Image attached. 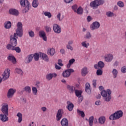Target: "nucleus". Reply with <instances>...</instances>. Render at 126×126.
<instances>
[{"label":"nucleus","mask_w":126,"mask_h":126,"mask_svg":"<svg viewBox=\"0 0 126 126\" xmlns=\"http://www.w3.org/2000/svg\"><path fill=\"white\" fill-rule=\"evenodd\" d=\"M61 13H59L57 15V17L59 21H62V20L61 19Z\"/></svg>","instance_id":"nucleus-58"},{"label":"nucleus","mask_w":126,"mask_h":126,"mask_svg":"<svg viewBox=\"0 0 126 126\" xmlns=\"http://www.w3.org/2000/svg\"><path fill=\"white\" fill-rule=\"evenodd\" d=\"M106 15L108 16V17H112V16H114V13L112 12H107L106 13Z\"/></svg>","instance_id":"nucleus-49"},{"label":"nucleus","mask_w":126,"mask_h":126,"mask_svg":"<svg viewBox=\"0 0 126 126\" xmlns=\"http://www.w3.org/2000/svg\"><path fill=\"white\" fill-rule=\"evenodd\" d=\"M63 110L62 109L58 110L57 114L56 115L57 121H61V119L63 117Z\"/></svg>","instance_id":"nucleus-12"},{"label":"nucleus","mask_w":126,"mask_h":126,"mask_svg":"<svg viewBox=\"0 0 126 126\" xmlns=\"http://www.w3.org/2000/svg\"><path fill=\"white\" fill-rule=\"evenodd\" d=\"M75 62V60L74 59H72L69 61V63L67 65V68H69L70 66H71V64H73V63Z\"/></svg>","instance_id":"nucleus-33"},{"label":"nucleus","mask_w":126,"mask_h":126,"mask_svg":"<svg viewBox=\"0 0 126 126\" xmlns=\"http://www.w3.org/2000/svg\"><path fill=\"white\" fill-rule=\"evenodd\" d=\"M82 46L83 47V48H86V49L88 48V47H89V42H87V41H84L82 42L81 43Z\"/></svg>","instance_id":"nucleus-27"},{"label":"nucleus","mask_w":126,"mask_h":126,"mask_svg":"<svg viewBox=\"0 0 126 126\" xmlns=\"http://www.w3.org/2000/svg\"><path fill=\"white\" fill-rule=\"evenodd\" d=\"M6 48L7 49V50H11V51H13L14 46L12 45L11 44H8L6 45Z\"/></svg>","instance_id":"nucleus-41"},{"label":"nucleus","mask_w":126,"mask_h":126,"mask_svg":"<svg viewBox=\"0 0 126 126\" xmlns=\"http://www.w3.org/2000/svg\"><path fill=\"white\" fill-rule=\"evenodd\" d=\"M32 91L33 95H37V92H38V90H37V88L35 87H32Z\"/></svg>","instance_id":"nucleus-47"},{"label":"nucleus","mask_w":126,"mask_h":126,"mask_svg":"<svg viewBox=\"0 0 126 126\" xmlns=\"http://www.w3.org/2000/svg\"><path fill=\"white\" fill-rule=\"evenodd\" d=\"M117 4L120 7H124L125 6L124 3L121 1L118 2Z\"/></svg>","instance_id":"nucleus-51"},{"label":"nucleus","mask_w":126,"mask_h":126,"mask_svg":"<svg viewBox=\"0 0 126 126\" xmlns=\"http://www.w3.org/2000/svg\"><path fill=\"white\" fill-rule=\"evenodd\" d=\"M28 33L30 37H31V38H34V37H35V33L34 32H33V31L31 30L29 31Z\"/></svg>","instance_id":"nucleus-36"},{"label":"nucleus","mask_w":126,"mask_h":126,"mask_svg":"<svg viewBox=\"0 0 126 126\" xmlns=\"http://www.w3.org/2000/svg\"><path fill=\"white\" fill-rule=\"evenodd\" d=\"M104 60L105 62H107V63H111V62L113 61V55L110 54L105 55L104 56Z\"/></svg>","instance_id":"nucleus-16"},{"label":"nucleus","mask_w":126,"mask_h":126,"mask_svg":"<svg viewBox=\"0 0 126 126\" xmlns=\"http://www.w3.org/2000/svg\"><path fill=\"white\" fill-rule=\"evenodd\" d=\"M62 63H63V61L62 60V59L58 60V64L60 65V66H63V64Z\"/></svg>","instance_id":"nucleus-53"},{"label":"nucleus","mask_w":126,"mask_h":126,"mask_svg":"<svg viewBox=\"0 0 126 126\" xmlns=\"http://www.w3.org/2000/svg\"><path fill=\"white\" fill-rule=\"evenodd\" d=\"M99 28H100V23H99V22H94L90 26V29L92 30V31L97 30V29H99Z\"/></svg>","instance_id":"nucleus-8"},{"label":"nucleus","mask_w":126,"mask_h":126,"mask_svg":"<svg viewBox=\"0 0 126 126\" xmlns=\"http://www.w3.org/2000/svg\"><path fill=\"white\" fill-rule=\"evenodd\" d=\"M20 4L21 6L23 7H25L23 9V12L26 13V12H28L29 11L30 7L31 6L30 3L28 0H21Z\"/></svg>","instance_id":"nucleus-4"},{"label":"nucleus","mask_w":126,"mask_h":126,"mask_svg":"<svg viewBox=\"0 0 126 126\" xmlns=\"http://www.w3.org/2000/svg\"><path fill=\"white\" fill-rule=\"evenodd\" d=\"M17 117H18V123H20L21 122H22V114L21 113L19 112L17 114Z\"/></svg>","instance_id":"nucleus-31"},{"label":"nucleus","mask_w":126,"mask_h":126,"mask_svg":"<svg viewBox=\"0 0 126 126\" xmlns=\"http://www.w3.org/2000/svg\"><path fill=\"white\" fill-rule=\"evenodd\" d=\"M10 75V69H6L2 74L3 80H7L9 78Z\"/></svg>","instance_id":"nucleus-6"},{"label":"nucleus","mask_w":126,"mask_h":126,"mask_svg":"<svg viewBox=\"0 0 126 126\" xmlns=\"http://www.w3.org/2000/svg\"><path fill=\"white\" fill-rule=\"evenodd\" d=\"M9 13L11 15H15V16H17V15L19 14L18 10L15 9H10L9 10Z\"/></svg>","instance_id":"nucleus-19"},{"label":"nucleus","mask_w":126,"mask_h":126,"mask_svg":"<svg viewBox=\"0 0 126 126\" xmlns=\"http://www.w3.org/2000/svg\"><path fill=\"white\" fill-rule=\"evenodd\" d=\"M15 92H16V90H15V89H9L7 94V98H12Z\"/></svg>","instance_id":"nucleus-10"},{"label":"nucleus","mask_w":126,"mask_h":126,"mask_svg":"<svg viewBox=\"0 0 126 126\" xmlns=\"http://www.w3.org/2000/svg\"><path fill=\"white\" fill-rule=\"evenodd\" d=\"M55 68L56 69H61V66H59L58 64H55Z\"/></svg>","instance_id":"nucleus-61"},{"label":"nucleus","mask_w":126,"mask_h":126,"mask_svg":"<svg viewBox=\"0 0 126 126\" xmlns=\"http://www.w3.org/2000/svg\"><path fill=\"white\" fill-rule=\"evenodd\" d=\"M41 85V83L39 81H37L36 83V86L37 88H40V86Z\"/></svg>","instance_id":"nucleus-59"},{"label":"nucleus","mask_w":126,"mask_h":126,"mask_svg":"<svg viewBox=\"0 0 126 126\" xmlns=\"http://www.w3.org/2000/svg\"><path fill=\"white\" fill-rule=\"evenodd\" d=\"M112 74L113 75L114 78H117V75H118V70L116 69H113L112 70Z\"/></svg>","instance_id":"nucleus-40"},{"label":"nucleus","mask_w":126,"mask_h":126,"mask_svg":"<svg viewBox=\"0 0 126 126\" xmlns=\"http://www.w3.org/2000/svg\"><path fill=\"white\" fill-rule=\"evenodd\" d=\"M104 66H105V63L102 61L98 62L97 64H95L94 65V67L95 69H98V68L102 69Z\"/></svg>","instance_id":"nucleus-13"},{"label":"nucleus","mask_w":126,"mask_h":126,"mask_svg":"<svg viewBox=\"0 0 126 126\" xmlns=\"http://www.w3.org/2000/svg\"><path fill=\"white\" fill-rule=\"evenodd\" d=\"M8 60L9 61H10L11 62H12V63H16V59H15V58H14L12 56H8Z\"/></svg>","instance_id":"nucleus-30"},{"label":"nucleus","mask_w":126,"mask_h":126,"mask_svg":"<svg viewBox=\"0 0 126 126\" xmlns=\"http://www.w3.org/2000/svg\"><path fill=\"white\" fill-rule=\"evenodd\" d=\"M44 15L45 16H47L48 18H51V17H52V14L50 12H45Z\"/></svg>","instance_id":"nucleus-48"},{"label":"nucleus","mask_w":126,"mask_h":126,"mask_svg":"<svg viewBox=\"0 0 126 126\" xmlns=\"http://www.w3.org/2000/svg\"><path fill=\"white\" fill-rule=\"evenodd\" d=\"M66 48L67 50H70V51H73V47L69 44H67L66 45Z\"/></svg>","instance_id":"nucleus-50"},{"label":"nucleus","mask_w":126,"mask_h":126,"mask_svg":"<svg viewBox=\"0 0 126 126\" xmlns=\"http://www.w3.org/2000/svg\"><path fill=\"white\" fill-rule=\"evenodd\" d=\"M40 56H41L43 61H45V62H49V57L47 55L44 53H41Z\"/></svg>","instance_id":"nucleus-26"},{"label":"nucleus","mask_w":126,"mask_h":126,"mask_svg":"<svg viewBox=\"0 0 126 126\" xmlns=\"http://www.w3.org/2000/svg\"><path fill=\"white\" fill-rule=\"evenodd\" d=\"M41 110L43 112H46V111H47V108L46 107H42L41 108Z\"/></svg>","instance_id":"nucleus-62"},{"label":"nucleus","mask_w":126,"mask_h":126,"mask_svg":"<svg viewBox=\"0 0 126 126\" xmlns=\"http://www.w3.org/2000/svg\"><path fill=\"white\" fill-rule=\"evenodd\" d=\"M66 88L68 90L70 93H73V92L75 91V87L73 86L67 85L66 86Z\"/></svg>","instance_id":"nucleus-21"},{"label":"nucleus","mask_w":126,"mask_h":126,"mask_svg":"<svg viewBox=\"0 0 126 126\" xmlns=\"http://www.w3.org/2000/svg\"><path fill=\"white\" fill-rule=\"evenodd\" d=\"M8 116V114H0V120H1L2 123H5V122H7L8 121V117H7Z\"/></svg>","instance_id":"nucleus-14"},{"label":"nucleus","mask_w":126,"mask_h":126,"mask_svg":"<svg viewBox=\"0 0 126 126\" xmlns=\"http://www.w3.org/2000/svg\"><path fill=\"white\" fill-rule=\"evenodd\" d=\"M76 12L77 14H82L83 13V9L81 7H79Z\"/></svg>","instance_id":"nucleus-35"},{"label":"nucleus","mask_w":126,"mask_h":126,"mask_svg":"<svg viewBox=\"0 0 126 126\" xmlns=\"http://www.w3.org/2000/svg\"><path fill=\"white\" fill-rule=\"evenodd\" d=\"M97 75H102L103 74V71L101 69H98L96 71Z\"/></svg>","instance_id":"nucleus-52"},{"label":"nucleus","mask_w":126,"mask_h":126,"mask_svg":"<svg viewBox=\"0 0 126 126\" xmlns=\"http://www.w3.org/2000/svg\"><path fill=\"white\" fill-rule=\"evenodd\" d=\"M58 76V74L56 73H48L46 75V78L47 80H48V81H50V80H52L53 79V78H56Z\"/></svg>","instance_id":"nucleus-11"},{"label":"nucleus","mask_w":126,"mask_h":126,"mask_svg":"<svg viewBox=\"0 0 126 126\" xmlns=\"http://www.w3.org/2000/svg\"><path fill=\"white\" fill-rule=\"evenodd\" d=\"M85 91H86L88 94H90V93H91V90L90 89V84H89V83H86L85 85Z\"/></svg>","instance_id":"nucleus-22"},{"label":"nucleus","mask_w":126,"mask_h":126,"mask_svg":"<svg viewBox=\"0 0 126 126\" xmlns=\"http://www.w3.org/2000/svg\"><path fill=\"white\" fill-rule=\"evenodd\" d=\"M53 29L54 32H55L56 34H60L62 32V28H61V26L57 24L53 25Z\"/></svg>","instance_id":"nucleus-7"},{"label":"nucleus","mask_w":126,"mask_h":126,"mask_svg":"<svg viewBox=\"0 0 126 126\" xmlns=\"http://www.w3.org/2000/svg\"><path fill=\"white\" fill-rule=\"evenodd\" d=\"M33 58L34 59V60L37 62V61L39 60V54L38 53H35L33 55Z\"/></svg>","instance_id":"nucleus-45"},{"label":"nucleus","mask_w":126,"mask_h":126,"mask_svg":"<svg viewBox=\"0 0 126 126\" xmlns=\"http://www.w3.org/2000/svg\"><path fill=\"white\" fill-rule=\"evenodd\" d=\"M88 73V71H87V67H85L82 69V76H86V74Z\"/></svg>","instance_id":"nucleus-28"},{"label":"nucleus","mask_w":126,"mask_h":126,"mask_svg":"<svg viewBox=\"0 0 126 126\" xmlns=\"http://www.w3.org/2000/svg\"><path fill=\"white\" fill-rule=\"evenodd\" d=\"M46 33H50L52 31V28L49 26H46L44 27Z\"/></svg>","instance_id":"nucleus-37"},{"label":"nucleus","mask_w":126,"mask_h":126,"mask_svg":"<svg viewBox=\"0 0 126 126\" xmlns=\"http://www.w3.org/2000/svg\"><path fill=\"white\" fill-rule=\"evenodd\" d=\"M77 112L79 115H80L82 118H84L85 117V114H84V112L80 111L79 109H77Z\"/></svg>","instance_id":"nucleus-38"},{"label":"nucleus","mask_w":126,"mask_h":126,"mask_svg":"<svg viewBox=\"0 0 126 126\" xmlns=\"http://www.w3.org/2000/svg\"><path fill=\"white\" fill-rule=\"evenodd\" d=\"M33 60V54L29 55L25 59V63H30Z\"/></svg>","instance_id":"nucleus-17"},{"label":"nucleus","mask_w":126,"mask_h":126,"mask_svg":"<svg viewBox=\"0 0 126 126\" xmlns=\"http://www.w3.org/2000/svg\"><path fill=\"white\" fill-rule=\"evenodd\" d=\"M75 93L76 96L77 97H79V96H81V94L82 93V92H81V91L75 90Z\"/></svg>","instance_id":"nucleus-43"},{"label":"nucleus","mask_w":126,"mask_h":126,"mask_svg":"<svg viewBox=\"0 0 126 126\" xmlns=\"http://www.w3.org/2000/svg\"><path fill=\"white\" fill-rule=\"evenodd\" d=\"M62 126H68V120L66 118H63L61 122Z\"/></svg>","instance_id":"nucleus-20"},{"label":"nucleus","mask_w":126,"mask_h":126,"mask_svg":"<svg viewBox=\"0 0 126 126\" xmlns=\"http://www.w3.org/2000/svg\"><path fill=\"white\" fill-rule=\"evenodd\" d=\"M17 29L16 30V33H15L14 35H11L10 37V43L14 47H16L17 45V36L19 37H22L23 31H22V23L21 22H18L17 24Z\"/></svg>","instance_id":"nucleus-1"},{"label":"nucleus","mask_w":126,"mask_h":126,"mask_svg":"<svg viewBox=\"0 0 126 126\" xmlns=\"http://www.w3.org/2000/svg\"><path fill=\"white\" fill-rule=\"evenodd\" d=\"M23 90L27 93H31V87L30 86H26Z\"/></svg>","instance_id":"nucleus-34"},{"label":"nucleus","mask_w":126,"mask_h":126,"mask_svg":"<svg viewBox=\"0 0 126 126\" xmlns=\"http://www.w3.org/2000/svg\"><path fill=\"white\" fill-rule=\"evenodd\" d=\"M67 104V105L66 107V109H67L69 112H71L72 110H73V108H74V105H73L70 101H68Z\"/></svg>","instance_id":"nucleus-18"},{"label":"nucleus","mask_w":126,"mask_h":126,"mask_svg":"<svg viewBox=\"0 0 126 126\" xmlns=\"http://www.w3.org/2000/svg\"><path fill=\"white\" fill-rule=\"evenodd\" d=\"M32 5L33 7H38V5H39V1H38V0H33L32 2Z\"/></svg>","instance_id":"nucleus-32"},{"label":"nucleus","mask_w":126,"mask_h":126,"mask_svg":"<svg viewBox=\"0 0 126 126\" xmlns=\"http://www.w3.org/2000/svg\"><path fill=\"white\" fill-rule=\"evenodd\" d=\"M5 29H10L11 28V22L10 21L5 22L4 24Z\"/></svg>","instance_id":"nucleus-25"},{"label":"nucleus","mask_w":126,"mask_h":126,"mask_svg":"<svg viewBox=\"0 0 126 126\" xmlns=\"http://www.w3.org/2000/svg\"><path fill=\"white\" fill-rule=\"evenodd\" d=\"M77 5L75 4L72 6V9H73V10H74V11H75V12H76V9H77Z\"/></svg>","instance_id":"nucleus-54"},{"label":"nucleus","mask_w":126,"mask_h":126,"mask_svg":"<svg viewBox=\"0 0 126 126\" xmlns=\"http://www.w3.org/2000/svg\"><path fill=\"white\" fill-rule=\"evenodd\" d=\"M98 4V0H94L90 3V5L92 7H96V6H99Z\"/></svg>","instance_id":"nucleus-23"},{"label":"nucleus","mask_w":126,"mask_h":126,"mask_svg":"<svg viewBox=\"0 0 126 126\" xmlns=\"http://www.w3.org/2000/svg\"><path fill=\"white\" fill-rule=\"evenodd\" d=\"M121 71L123 73H125L126 72V66H124L121 68Z\"/></svg>","instance_id":"nucleus-56"},{"label":"nucleus","mask_w":126,"mask_h":126,"mask_svg":"<svg viewBox=\"0 0 126 126\" xmlns=\"http://www.w3.org/2000/svg\"><path fill=\"white\" fill-rule=\"evenodd\" d=\"M87 19L88 20V22H90V21H91L92 18H91V16H88Z\"/></svg>","instance_id":"nucleus-63"},{"label":"nucleus","mask_w":126,"mask_h":126,"mask_svg":"<svg viewBox=\"0 0 126 126\" xmlns=\"http://www.w3.org/2000/svg\"><path fill=\"white\" fill-rule=\"evenodd\" d=\"M38 35L40 38H42L43 41H47V36L46 32L44 31H40L38 32Z\"/></svg>","instance_id":"nucleus-15"},{"label":"nucleus","mask_w":126,"mask_h":126,"mask_svg":"<svg viewBox=\"0 0 126 126\" xmlns=\"http://www.w3.org/2000/svg\"><path fill=\"white\" fill-rule=\"evenodd\" d=\"M97 2H98V5H101L102 4H104V1L102 0H97Z\"/></svg>","instance_id":"nucleus-55"},{"label":"nucleus","mask_w":126,"mask_h":126,"mask_svg":"<svg viewBox=\"0 0 126 126\" xmlns=\"http://www.w3.org/2000/svg\"><path fill=\"white\" fill-rule=\"evenodd\" d=\"M13 51H15L16 53H20L21 52V49L19 47H15L14 46V48H13Z\"/></svg>","instance_id":"nucleus-46"},{"label":"nucleus","mask_w":126,"mask_h":126,"mask_svg":"<svg viewBox=\"0 0 126 126\" xmlns=\"http://www.w3.org/2000/svg\"><path fill=\"white\" fill-rule=\"evenodd\" d=\"M47 54L50 56H54L56 54V50L54 48H50L48 50Z\"/></svg>","instance_id":"nucleus-24"},{"label":"nucleus","mask_w":126,"mask_h":126,"mask_svg":"<svg viewBox=\"0 0 126 126\" xmlns=\"http://www.w3.org/2000/svg\"><path fill=\"white\" fill-rule=\"evenodd\" d=\"M15 71L17 73H18V74H21V75H22V74H23V71L20 68H16Z\"/></svg>","instance_id":"nucleus-44"},{"label":"nucleus","mask_w":126,"mask_h":126,"mask_svg":"<svg viewBox=\"0 0 126 126\" xmlns=\"http://www.w3.org/2000/svg\"><path fill=\"white\" fill-rule=\"evenodd\" d=\"M93 85L94 87H96V85H97V81L96 80H93Z\"/></svg>","instance_id":"nucleus-57"},{"label":"nucleus","mask_w":126,"mask_h":126,"mask_svg":"<svg viewBox=\"0 0 126 126\" xmlns=\"http://www.w3.org/2000/svg\"><path fill=\"white\" fill-rule=\"evenodd\" d=\"M111 94H112V91L110 89H107V91L103 90L101 92V95L106 102H110L111 101Z\"/></svg>","instance_id":"nucleus-2"},{"label":"nucleus","mask_w":126,"mask_h":126,"mask_svg":"<svg viewBox=\"0 0 126 126\" xmlns=\"http://www.w3.org/2000/svg\"><path fill=\"white\" fill-rule=\"evenodd\" d=\"M61 54H62L63 55V54H64V53H65V51H64V49L63 48H62L60 50V51Z\"/></svg>","instance_id":"nucleus-60"},{"label":"nucleus","mask_w":126,"mask_h":126,"mask_svg":"<svg viewBox=\"0 0 126 126\" xmlns=\"http://www.w3.org/2000/svg\"><path fill=\"white\" fill-rule=\"evenodd\" d=\"M1 111L3 114L8 115V105L7 103H3Z\"/></svg>","instance_id":"nucleus-9"},{"label":"nucleus","mask_w":126,"mask_h":126,"mask_svg":"<svg viewBox=\"0 0 126 126\" xmlns=\"http://www.w3.org/2000/svg\"><path fill=\"white\" fill-rule=\"evenodd\" d=\"M72 72H74V70L73 69H67L63 72V77L67 78L70 76Z\"/></svg>","instance_id":"nucleus-5"},{"label":"nucleus","mask_w":126,"mask_h":126,"mask_svg":"<svg viewBox=\"0 0 126 126\" xmlns=\"http://www.w3.org/2000/svg\"><path fill=\"white\" fill-rule=\"evenodd\" d=\"M91 37H92V35H91V33L89 32H87L84 36L85 39H90Z\"/></svg>","instance_id":"nucleus-39"},{"label":"nucleus","mask_w":126,"mask_h":126,"mask_svg":"<svg viewBox=\"0 0 126 126\" xmlns=\"http://www.w3.org/2000/svg\"><path fill=\"white\" fill-rule=\"evenodd\" d=\"M123 115H124L123 111L122 110H119L111 115L109 117V119L112 121L119 120V119H121L123 117Z\"/></svg>","instance_id":"nucleus-3"},{"label":"nucleus","mask_w":126,"mask_h":126,"mask_svg":"<svg viewBox=\"0 0 126 126\" xmlns=\"http://www.w3.org/2000/svg\"><path fill=\"white\" fill-rule=\"evenodd\" d=\"M94 116H92V117H90V118L89 119L90 126H93V121H94Z\"/></svg>","instance_id":"nucleus-42"},{"label":"nucleus","mask_w":126,"mask_h":126,"mask_svg":"<svg viewBox=\"0 0 126 126\" xmlns=\"http://www.w3.org/2000/svg\"><path fill=\"white\" fill-rule=\"evenodd\" d=\"M99 124H101V125H103V124H105V122H106V118L105 117H100L99 119Z\"/></svg>","instance_id":"nucleus-29"},{"label":"nucleus","mask_w":126,"mask_h":126,"mask_svg":"<svg viewBox=\"0 0 126 126\" xmlns=\"http://www.w3.org/2000/svg\"><path fill=\"white\" fill-rule=\"evenodd\" d=\"M72 44H73V40H70L68 42L67 45H71Z\"/></svg>","instance_id":"nucleus-64"}]
</instances>
